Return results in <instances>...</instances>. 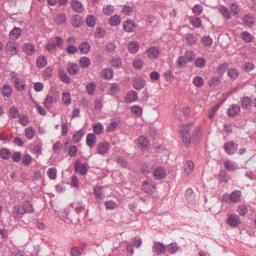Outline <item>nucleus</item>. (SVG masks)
Instances as JSON below:
<instances>
[{
    "label": "nucleus",
    "mask_w": 256,
    "mask_h": 256,
    "mask_svg": "<svg viewBox=\"0 0 256 256\" xmlns=\"http://www.w3.org/2000/svg\"><path fill=\"white\" fill-rule=\"evenodd\" d=\"M192 124H189L180 126L179 130L182 138V142L186 147L190 146L191 141L196 140L201 134L200 128H198L194 132L192 136H190L188 132L192 129Z\"/></svg>",
    "instance_id": "obj_1"
},
{
    "label": "nucleus",
    "mask_w": 256,
    "mask_h": 256,
    "mask_svg": "<svg viewBox=\"0 0 256 256\" xmlns=\"http://www.w3.org/2000/svg\"><path fill=\"white\" fill-rule=\"evenodd\" d=\"M89 168L88 164L86 163H82L80 160H77L74 165V170L76 172H79L82 176L86 174Z\"/></svg>",
    "instance_id": "obj_2"
},
{
    "label": "nucleus",
    "mask_w": 256,
    "mask_h": 256,
    "mask_svg": "<svg viewBox=\"0 0 256 256\" xmlns=\"http://www.w3.org/2000/svg\"><path fill=\"white\" fill-rule=\"evenodd\" d=\"M75 211L82 218H84L88 215V210L86 208L85 205L82 203H74L73 204Z\"/></svg>",
    "instance_id": "obj_3"
},
{
    "label": "nucleus",
    "mask_w": 256,
    "mask_h": 256,
    "mask_svg": "<svg viewBox=\"0 0 256 256\" xmlns=\"http://www.w3.org/2000/svg\"><path fill=\"white\" fill-rule=\"evenodd\" d=\"M226 222L230 227L236 228L240 224L241 221L238 216L230 214L228 216Z\"/></svg>",
    "instance_id": "obj_4"
},
{
    "label": "nucleus",
    "mask_w": 256,
    "mask_h": 256,
    "mask_svg": "<svg viewBox=\"0 0 256 256\" xmlns=\"http://www.w3.org/2000/svg\"><path fill=\"white\" fill-rule=\"evenodd\" d=\"M57 100V96L54 93L50 92L46 96L43 104L46 109L51 108L52 104L56 102Z\"/></svg>",
    "instance_id": "obj_5"
},
{
    "label": "nucleus",
    "mask_w": 256,
    "mask_h": 256,
    "mask_svg": "<svg viewBox=\"0 0 256 256\" xmlns=\"http://www.w3.org/2000/svg\"><path fill=\"white\" fill-rule=\"evenodd\" d=\"M238 148V144L232 142H228L224 146L225 152L230 155L234 154L237 150Z\"/></svg>",
    "instance_id": "obj_6"
},
{
    "label": "nucleus",
    "mask_w": 256,
    "mask_h": 256,
    "mask_svg": "<svg viewBox=\"0 0 256 256\" xmlns=\"http://www.w3.org/2000/svg\"><path fill=\"white\" fill-rule=\"evenodd\" d=\"M142 190L145 193H152L156 190V186L151 181L145 180L142 182Z\"/></svg>",
    "instance_id": "obj_7"
},
{
    "label": "nucleus",
    "mask_w": 256,
    "mask_h": 256,
    "mask_svg": "<svg viewBox=\"0 0 256 256\" xmlns=\"http://www.w3.org/2000/svg\"><path fill=\"white\" fill-rule=\"evenodd\" d=\"M6 50L8 54L15 55L18 52V45L12 41H9L6 44Z\"/></svg>",
    "instance_id": "obj_8"
},
{
    "label": "nucleus",
    "mask_w": 256,
    "mask_h": 256,
    "mask_svg": "<svg viewBox=\"0 0 256 256\" xmlns=\"http://www.w3.org/2000/svg\"><path fill=\"white\" fill-rule=\"evenodd\" d=\"M12 214L14 218L19 220L22 218V216L24 214V212L22 206H20L19 204L14 205L12 207Z\"/></svg>",
    "instance_id": "obj_9"
},
{
    "label": "nucleus",
    "mask_w": 256,
    "mask_h": 256,
    "mask_svg": "<svg viewBox=\"0 0 256 256\" xmlns=\"http://www.w3.org/2000/svg\"><path fill=\"white\" fill-rule=\"evenodd\" d=\"M190 112V109L188 107H184L181 110H178L175 112L176 116L178 118L182 120H185Z\"/></svg>",
    "instance_id": "obj_10"
},
{
    "label": "nucleus",
    "mask_w": 256,
    "mask_h": 256,
    "mask_svg": "<svg viewBox=\"0 0 256 256\" xmlns=\"http://www.w3.org/2000/svg\"><path fill=\"white\" fill-rule=\"evenodd\" d=\"M166 246L162 242H154L152 246L153 252L158 255L163 254L166 251Z\"/></svg>",
    "instance_id": "obj_11"
},
{
    "label": "nucleus",
    "mask_w": 256,
    "mask_h": 256,
    "mask_svg": "<svg viewBox=\"0 0 256 256\" xmlns=\"http://www.w3.org/2000/svg\"><path fill=\"white\" fill-rule=\"evenodd\" d=\"M152 175L156 179L162 180L166 177V173L162 168L158 167L154 170Z\"/></svg>",
    "instance_id": "obj_12"
},
{
    "label": "nucleus",
    "mask_w": 256,
    "mask_h": 256,
    "mask_svg": "<svg viewBox=\"0 0 256 256\" xmlns=\"http://www.w3.org/2000/svg\"><path fill=\"white\" fill-rule=\"evenodd\" d=\"M150 145V142L148 138L144 136H140L138 139V146L142 150H145Z\"/></svg>",
    "instance_id": "obj_13"
},
{
    "label": "nucleus",
    "mask_w": 256,
    "mask_h": 256,
    "mask_svg": "<svg viewBox=\"0 0 256 256\" xmlns=\"http://www.w3.org/2000/svg\"><path fill=\"white\" fill-rule=\"evenodd\" d=\"M240 112V106L238 104H232L228 108L227 114L230 116H237Z\"/></svg>",
    "instance_id": "obj_14"
},
{
    "label": "nucleus",
    "mask_w": 256,
    "mask_h": 256,
    "mask_svg": "<svg viewBox=\"0 0 256 256\" xmlns=\"http://www.w3.org/2000/svg\"><path fill=\"white\" fill-rule=\"evenodd\" d=\"M110 148V145L106 142H100L98 145L97 152L100 154H106Z\"/></svg>",
    "instance_id": "obj_15"
},
{
    "label": "nucleus",
    "mask_w": 256,
    "mask_h": 256,
    "mask_svg": "<svg viewBox=\"0 0 256 256\" xmlns=\"http://www.w3.org/2000/svg\"><path fill=\"white\" fill-rule=\"evenodd\" d=\"M146 54L150 58L154 59L158 57L160 52L156 47L152 46L146 50Z\"/></svg>",
    "instance_id": "obj_16"
},
{
    "label": "nucleus",
    "mask_w": 256,
    "mask_h": 256,
    "mask_svg": "<svg viewBox=\"0 0 256 256\" xmlns=\"http://www.w3.org/2000/svg\"><path fill=\"white\" fill-rule=\"evenodd\" d=\"M22 50L28 56H32L35 52L34 46L30 43L24 44L22 46Z\"/></svg>",
    "instance_id": "obj_17"
},
{
    "label": "nucleus",
    "mask_w": 256,
    "mask_h": 256,
    "mask_svg": "<svg viewBox=\"0 0 256 256\" xmlns=\"http://www.w3.org/2000/svg\"><path fill=\"white\" fill-rule=\"evenodd\" d=\"M140 48V44L137 41H131L128 44V50L130 53L135 54Z\"/></svg>",
    "instance_id": "obj_18"
},
{
    "label": "nucleus",
    "mask_w": 256,
    "mask_h": 256,
    "mask_svg": "<svg viewBox=\"0 0 256 256\" xmlns=\"http://www.w3.org/2000/svg\"><path fill=\"white\" fill-rule=\"evenodd\" d=\"M70 6L72 9L76 12H82L84 10L82 4L78 0H72L70 2Z\"/></svg>",
    "instance_id": "obj_19"
},
{
    "label": "nucleus",
    "mask_w": 256,
    "mask_h": 256,
    "mask_svg": "<svg viewBox=\"0 0 256 256\" xmlns=\"http://www.w3.org/2000/svg\"><path fill=\"white\" fill-rule=\"evenodd\" d=\"M22 30L17 27H14L9 33L10 38L12 40L18 39L22 34Z\"/></svg>",
    "instance_id": "obj_20"
},
{
    "label": "nucleus",
    "mask_w": 256,
    "mask_h": 256,
    "mask_svg": "<svg viewBox=\"0 0 256 256\" xmlns=\"http://www.w3.org/2000/svg\"><path fill=\"white\" fill-rule=\"evenodd\" d=\"M136 26L135 22L131 20H128L124 22L123 27L124 30L128 32H133L134 28Z\"/></svg>",
    "instance_id": "obj_21"
},
{
    "label": "nucleus",
    "mask_w": 256,
    "mask_h": 256,
    "mask_svg": "<svg viewBox=\"0 0 256 256\" xmlns=\"http://www.w3.org/2000/svg\"><path fill=\"white\" fill-rule=\"evenodd\" d=\"M146 84V81L141 78H136L133 80V86L137 90H140L144 88Z\"/></svg>",
    "instance_id": "obj_22"
},
{
    "label": "nucleus",
    "mask_w": 256,
    "mask_h": 256,
    "mask_svg": "<svg viewBox=\"0 0 256 256\" xmlns=\"http://www.w3.org/2000/svg\"><path fill=\"white\" fill-rule=\"evenodd\" d=\"M96 142V137L94 134H88L86 136V144L90 147L92 148Z\"/></svg>",
    "instance_id": "obj_23"
},
{
    "label": "nucleus",
    "mask_w": 256,
    "mask_h": 256,
    "mask_svg": "<svg viewBox=\"0 0 256 256\" xmlns=\"http://www.w3.org/2000/svg\"><path fill=\"white\" fill-rule=\"evenodd\" d=\"M224 168L228 171H234L238 169V166L230 160H227L224 162Z\"/></svg>",
    "instance_id": "obj_24"
},
{
    "label": "nucleus",
    "mask_w": 256,
    "mask_h": 256,
    "mask_svg": "<svg viewBox=\"0 0 256 256\" xmlns=\"http://www.w3.org/2000/svg\"><path fill=\"white\" fill-rule=\"evenodd\" d=\"M13 78H14V85L16 88L19 91L24 90L26 86L24 81L14 76Z\"/></svg>",
    "instance_id": "obj_25"
},
{
    "label": "nucleus",
    "mask_w": 256,
    "mask_h": 256,
    "mask_svg": "<svg viewBox=\"0 0 256 256\" xmlns=\"http://www.w3.org/2000/svg\"><path fill=\"white\" fill-rule=\"evenodd\" d=\"M67 70L70 75L76 74L79 70L78 66L74 63H70L67 66Z\"/></svg>",
    "instance_id": "obj_26"
},
{
    "label": "nucleus",
    "mask_w": 256,
    "mask_h": 256,
    "mask_svg": "<svg viewBox=\"0 0 256 256\" xmlns=\"http://www.w3.org/2000/svg\"><path fill=\"white\" fill-rule=\"evenodd\" d=\"M241 194L240 190H234L230 194V198L234 203L238 202L240 200Z\"/></svg>",
    "instance_id": "obj_27"
},
{
    "label": "nucleus",
    "mask_w": 256,
    "mask_h": 256,
    "mask_svg": "<svg viewBox=\"0 0 256 256\" xmlns=\"http://www.w3.org/2000/svg\"><path fill=\"white\" fill-rule=\"evenodd\" d=\"M138 100V94L134 91L128 92L126 97V100L128 102H132Z\"/></svg>",
    "instance_id": "obj_28"
},
{
    "label": "nucleus",
    "mask_w": 256,
    "mask_h": 256,
    "mask_svg": "<svg viewBox=\"0 0 256 256\" xmlns=\"http://www.w3.org/2000/svg\"><path fill=\"white\" fill-rule=\"evenodd\" d=\"M47 64V60L45 56H38L36 60V65L38 68H43L46 66Z\"/></svg>",
    "instance_id": "obj_29"
},
{
    "label": "nucleus",
    "mask_w": 256,
    "mask_h": 256,
    "mask_svg": "<svg viewBox=\"0 0 256 256\" xmlns=\"http://www.w3.org/2000/svg\"><path fill=\"white\" fill-rule=\"evenodd\" d=\"M2 94L4 96L10 97L12 94V88L8 84H4L2 88Z\"/></svg>",
    "instance_id": "obj_30"
},
{
    "label": "nucleus",
    "mask_w": 256,
    "mask_h": 256,
    "mask_svg": "<svg viewBox=\"0 0 256 256\" xmlns=\"http://www.w3.org/2000/svg\"><path fill=\"white\" fill-rule=\"evenodd\" d=\"M78 48L81 53L86 54L90 51V45L88 42H82L79 45Z\"/></svg>",
    "instance_id": "obj_31"
},
{
    "label": "nucleus",
    "mask_w": 256,
    "mask_h": 256,
    "mask_svg": "<svg viewBox=\"0 0 256 256\" xmlns=\"http://www.w3.org/2000/svg\"><path fill=\"white\" fill-rule=\"evenodd\" d=\"M206 61L203 57H198L194 62V65L198 68H202L205 66Z\"/></svg>",
    "instance_id": "obj_32"
},
{
    "label": "nucleus",
    "mask_w": 256,
    "mask_h": 256,
    "mask_svg": "<svg viewBox=\"0 0 256 256\" xmlns=\"http://www.w3.org/2000/svg\"><path fill=\"white\" fill-rule=\"evenodd\" d=\"M58 74L62 81L66 84H69L70 82V78L68 76L66 73L63 70H58Z\"/></svg>",
    "instance_id": "obj_33"
},
{
    "label": "nucleus",
    "mask_w": 256,
    "mask_h": 256,
    "mask_svg": "<svg viewBox=\"0 0 256 256\" xmlns=\"http://www.w3.org/2000/svg\"><path fill=\"white\" fill-rule=\"evenodd\" d=\"M103 78L110 80L113 76V71L110 68H105L101 72Z\"/></svg>",
    "instance_id": "obj_34"
},
{
    "label": "nucleus",
    "mask_w": 256,
    "mask_h": 256,
    "mask_svg": "<svg viewBox=\"0 0 256 256\" xmlns=\"http://www.w3.org/2000/svg\"><path fill=\"white\" fill-rule=\"evenodd\" d=\"M11 155L10 152L6 148H2L0 150V156L3 160H8Z\"/></svg>",
    "instance_id": "obj_35"
},
{
    "label": "nucleus",
    "mask_w": 256,
    "mask_h": 256,
    "mask_svg": "<svg viewBox=\"0 0 256 256\" xmlns=\"http://www.w3.org/2000/svg\"><path fill=\"white\" fill-rule=\"evenodd\" d=\"M219 11L226 19L229 20L231 18V15L228 10L224 6H220L219 8Z\"/></svg>",
    "instance_id": "obj_36"
},
{
    "label": "nucleus",
    "mask_w": 256,
    "mask_h": 256,
    "mask_svg": "<svg viewBox=\"0 0 256 256\" xmlns=\"http://www.w3.org/2000/svg\"><path fill=\"white\" fill-rule=\"evenodd\" d=\"M32 161V158L29 154L27 153L24 154L22 162L24 166H28L31 164Z\"/></svg>",
    "instance_id": "obj_37"
},
{
    "label": "nucleus",
    "mask_w": 256,
    "mask_h": 256,
    "mask_svg": "<svg viewBox=\"0 0 256 256\" xmlns=\"http://www.w3.org/2000/svg\"><path fill=\"white\" fill-rule=\"evenodd\" d=\"M22 207L25 213H33L34 212L32 204L28 202H24L22 204Z\"/></svg>",
    "instance_id": "obj_38"
},
{
    "label": "nucleus",
    "mask_w": 256,
    "mask_h": 256,
    "mask_svg": "<svg viewBox=\"0 0 256 256\" xmlns=\"http://www.w3.org/2000/svg\"><path fill=\"white\" fill-rule=\"evenodd\" d=\"M72 24L76 28L80 26L82 23V17L78 15H74L72 17Z\"/></svg>",
    "instance_id": "obj_39"
},
{
    "label": "nucleus",
    "mask_w": 256,
    "mask_h": 256,
    "mask_svg": "<svg viewBox=\"0 0 256 256\" xmlns=\"http://www.w3.org/2000/svg\"><path fill=\"white\" fill-rule=\"evenodd\" d=\"M166 250L170 254H175L178 250V248L175 243L166 246Z\"/></svg>",
    "instance_id": "obj_40"
},
{
    "label": "nucleus",
    "mask_w": 256,
    "mask_h": 256,
    "mask_svg": "<svg viewBox=\"0 0 256 256\" xmlns=\"http://www.w3.org/2000/svg\"><path fill=\"white\" fill-rule=\"evenodd\" d=\"M90 60L89 58L84 56L80 60V64L82 68H87L90 64Z\"/></svg>",
    "instance_id": "obj_41"
},
{
    "label": "nucleus",
    "mask_w": 256,
    "mask_h": 256,
    "mask_svg": "<svg viewBox=\"0 0 256 256\" xmlns=\"http://www.w3.org/2000/svg\"><path fill=\"white\" fill-rule=\"evenodd\" d=\"M194 84L197 88H201L204 84V78L200 76H196L193 80Z\"/></svg>",
    "instance_id": "obj_42"
},
{
    "label": "nucleus",
    "mask_w": 256,
    "mask_h": 256,
    "mask_svg": "<svg viewBox=\"0 0 256 256\" xmlns=\"http://www.w3.org/2000/svg\"><path fill=\"white\" fill-rule=\"evenodd\" d=\"M84 134V132L80 130L77 131L73 136L72 140L74 143L78 142Z\"/></svg>",
    "instance_id": "obj_43"
},
{
    "label": "nucleus",
    "mask_w": 256,
    "mask_h": 256,
    "mask_svg": "<svg viewBox=\"0 0 256 256\" xmlns=\"http://www.w3.org/2000/svg\"><path fill=\"white\" fill-rule=\"evenodd\" d=\"M30 149L34 154L40 155L42 153V146L40 144H30Z\"/></svg>",
    "instance_id": "obj_44"
},
{
    "label": "nucleus",
    "mask_w": 256,
    "mask_h": 256,
    "mask_svg": "<svg viewBox=\"0 0 256 256\" xmlns=\"http://www.w3.org/2000/svg\"><path fill=\"white\" fill-rule=\"evenodd\" d=\"M92 130L95 134H100L104 130L103 126L100 122H96L94 125Z\"/></svg>",
    "instance_id": "obj_45"
},
{
    "label": "nucleus",
    "mask_w": 256,
    "mask_h": 256,
    "mask_svg": "<svg viewBox=\"0 0 256 256\" xmlns=\"http://www.w3.org/2000/svg\"><path fill=\"white\" fill-rule=\"evenodd\" d=\"M194 164L192 160H188L186 162L185 168L184 172L187 174H189L191 173L194 168Z\"/></svg>",
    "instance_id": "obj_46"
},
{
    "label": "nucleus",
    "mask_w": 256,
    "mask_h": 256,
    "mask_svg": "<svg viewBox=\"0 0 256 256\" xmlns=\"http://www.w3.org/2000/svg\"><path fill=\"white\" fill-rule=\"evenodd\" d=\"M131 112L138 116L142 115V108L138 106L134 105L130 108Z\"/></svg>",
    "instance_id": "obj_47"
},
{
    "label": "nucleus",
    "mask_w": 256,
    "mask_h": 256,
    "mask_svg": "<svg viewBox=\"0 0 256 256\" xmlns=\"http://www.w3.org/2000/svg\"><path fill=\"white\" fill-rule=\"evenodd\" d=\"M9 115L12 118H16L20 116L18 109L15 106L10 107L9 109Z\"/></svg>",
    "instance_id": "obj_48"
},
{
    "label": "nucleus",
    "mask_w": 256,
    "mask_h": 256,
    "mask_svg": "<svg viewBox=\"0 0 256 256\" xmlns=\"http://www.w3.org/2000/svg\"><path fill=\"white\" fill-rule=\"evenodd\" d=\"M218 180L221 182H227L228 176L227 173L224 170H220L218 174Z\"/></svg>",
    "instance_id": "obj_49"
},
{
    "label": "nucleus",
    "mask_w": 256,
    "mask_h": 256,
    "mask_svg": "<svg viewBox=\"0 0 256 256\" xmlns=\"http://www.w3.org/2000/svg\"><path fill=\"white\" fill-rule=\"evenodd\" d=\"M253 20V18L250 14L245 15L243 17V21L244 23L248 26H251L254 24V22Z\"/></svg>",
    "instance_id": "obj_50"
},
{
    "label": "nucleus",
    "mask_w": 256,
    "mask_h": 256,
    "mask_svg": "<svg viewBox=\"0 0 256 256\" xmlns=\"http://www.w3.org/2000/svg\"><path fill=\"white\" fill-rule=\"evenodd\" d=\"M102 186L100 185L96 186L94 188V194L97 198H102L104 194L102 193Z\"/></svg>",
    "instance_id": "obj_51"
},
{
    "label": "nucleus",
    "mask_w": 256,
    "mask_h": 256,
    "mask_svg": "<svg viewBox=\"0 0 256 256\" xmlns=\"http://www.w3.org/2000/svg\"><path fill=\"white\" fill-rule=\"evenodd\" d=\"M187 62H188L186 60V58L183 56H178L176 60L177 66L180 68L184 67Z\"/></svg>",
    "instance_id": "obj_52"
},
{
    "label": "nucleus",
    "mask_w": 256,
    "mask_h": 256,
    "mask_svg": "<svg viewBox=\"0 0 256 256\" xmlns=\"http://www.w3.org/2000/svg\"><path fill=\"white\" fill-rule=\"evenodd\" d=\"M201 42L205 47H209L212 45V40L209 36H204L202 38Z\"/></svg>",
    "instance_id": "obj_53"
},
{
    "label": "nucleus",
    "mask_w": 256,
    "mask_h": 256,
    "mask_svg": "<svg viewBox=\"0 0 256 256\" xmlns=\"http://www.w3.org/2000/svg\"><path fill=\"white\" fill-rule=\"evenodd\" d=\"M184 56L186 58L187 62H192L195 58V54L192 51L186 50Z\"/></svg>",
    "instance_id": "obj_54"
},
{
    "label": "nucleus",
    "mask_w": 256,
    "mask_h": 256,
    "mask_svg": "<svg viewBox=\"0 0 256 256\" xmlns=\"http://www.w3.org/2000/svg\"><path fill=\"white\" fill-rule=\"evenodd\" d=\"M228 74L231 78L235 80L238 77L239 72L236 68H232L228 70Z\"/></svg>",
    "instance_id": "obj_55"
},
{
    "label": "nucleus",
    "mask_w": 256,
    "mask_h": 256,
    "mask_svg": "<svg viewBox=\"0 0 256 256\" xmlns=\"http://www.w3.org/2000/svg\"><path fill=\"white\" fill-rule=\"evenodd\" d=\"M47 175L51 180H55L56 178V170L54 168H50L47 171Z\"/></svg>",
    "instance_id": "obj_56"
},
{
    "label": "nucleus",
    "mask_w": 256,
    "mask_h": 256,
    "mask_svg": "<svg viewBox=\"0 0 256 256\" xmlns=\"http://www.w3.org/2000/svg\"><path fill=\"white\" fill-rule=\"evenodd\" d=\"M34 134V131L32 127L29 126L25 130V135L28 139H32L33 138Z\"/></svg>",
    "instance_id": "obj_57"
},
{
    "label": "nucleus",
    "mask_w": 256,
    "mask_h": 256,
    "mask_svg": "<svg viewBox=\"0 0 256 256\" xmlns=\"http://www.w3.org/2000/svg\"><path fill=\"white\" fill-rule=\"evenodd\" d=\"M56 20L59 24L64 23L66 20V16L64 13L58 14L56 17Z\"/></svg>",
    "instance_id": "obj_58"
},
{
    "label": "nucleus",
    "mask_w": 256,
    "mask_h": 256,
    "mask_svg": "<svg viewBox=\"0 0 256 256\" xmlns=\"http://www.w3.org/2000/svg\"><path fill=\"white\" fill-rule=\"evenodd\" d=\"M109 21L112 26H117L120 24V19L118 16H114L110 18Z\"/></svg>",
    "instance_id": "obj_59"
},
{
    "label": "nucleus",
    "mask_w": 256,
    "mask_h": 256,
    "mask_svg": "<svg viewBox=\"0 0 256 256\" xmlns=\"http://www.w3.org/2000/svg\"><path fill=\"white\" fill-rule=\"evenodd\" d=\"M95 17L92 15H89L86 20V22L88 26L94 27L96 24Z\"/></svg>",
    "instance_id": "obj_60"
},
{
    "label": "nucleus",
    "mask_w": 256,
    "mask_h": 256,
    "mask_svg": "<svg viewBox=\"0 0 256 256\" xmlns=\"http://www.w3.org/2000/svg\"><path fill=\"white\" fill-rule=\"evenodd\" d=\"M116 48V44L112 42H108L105 45V50L108 52H111L114 50Z\"/></svg>",
    "instance_id": "obj_61"
},
{
    "label": "nucleus",
    "mask_w": 256,
    "mask_h": 256,
    "mask_svg": "<svg viewBox=\"0 0 256 256\" xmlns=\"http://www.w3.org/2000/svg\"><path fill=\"white\" fill-rule=\"evenodd\" d=\"M241 102L242 107L244 108H247L251 102V98L248 96L244 97Z\"/></svg>",
    "instance_id": "obj_62"
},
{
    "label": "nucleus",
    "mask_w": 256,
    "mask_h": 256,
    "mask_svg": "<svg viewBox=\"0 0 256 256\" xmlns=\"http://www.w3.org/2000/svg\"><path fill=\"white\" fill-rule=\"evenodd\" d=\"M185 40H186L187 43L190 46L194 44L196 42L194 37L193 34H188L185 36Z\"/></svg>",
    "instance_id": "obj_63"
},
{
    "label": "nucleus",
    "mask_w": 256,
    "mask_h": 256,
    "mask_svg": "<svg viewBox=\"0 0 256 256\" xmlns=\"http://www.w3.org/2000/svg\"><path fill=\"white\" fill-rule=\"evenodd\" d=\"M190 22L192 25L196 28H200L202 25V20L198 17L192 18Z\"/></svg>",
    "instance_id": "obj_64"
}]
</instances>
